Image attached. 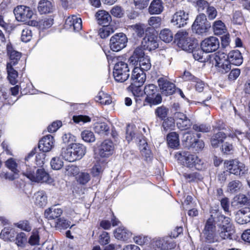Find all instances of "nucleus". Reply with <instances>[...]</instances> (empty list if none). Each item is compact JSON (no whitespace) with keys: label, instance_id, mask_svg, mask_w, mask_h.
I'll return each instance as SVG.
<instances>
[{"label":"nucleus","instance_id":"1","mask_svg":"<svg viewBox=\"0 0 250 250\" xmlns=\"http://www.w3.org/2000/svg\"><path fill=\"white\" fill-rule=\"evenodd\" d=\"M115 62L113 69V76L116 81L123 83L127 80L129 76V68L127 62L123 57L114 58Z\"/></svg>","mask_w":250,"mask_h":250},{"label":"nucleus","instance_id":"2","mask_svg":"<svg viewBox=\"0 0 250 250\" xmlns=\"http://www.w3.org/2000/svg\"><path fill=\"white\" fill-rule=\"evenodd\" d=\"M128 61L133 65L137 66L139 64V68L144 71L149 70L151 67L149 57L145 54L141 47H138L135 49Z\"/></svg>","mask_w":250,"mask_h":250},{"label":"nucleus","instance_id":"3","mask_svg":"<svg viewBox=\"0 0 250 250\" xmlns=\"http://www.w3.org/2000/svg\"><path fill=\"white\" fill-rule=\"evenodd\" d=\"M26 169L23 170V174L26 176L32 182L41 183H50L51 179L49 174L44 169L40 168L36 170L35 166L30 167L26 164L25 166Z\"/></svg>","mask_w":250,"mask_h":250},{"label":"nucleus","instance_id":"4","mask_svg":"<svg viewBox=\"0 0 250 250\" xmlns=\"http://www.w3.org/2000/svg\"><path fill=\"white\" fill-rule=\"evenodd\" d=\"M217 220L218 222L217 226L221 238L223 240L232 239L235 229L231 219L224 215H220L217 217Z\"/></svg>","mask_w":250,"mask_h":250},{"label":"nucleus","instance_id":"5","mask_svg":"<svg viewBox=\"0 0 250 250\" xmlns=\"http://www.w3.org/2000/svg\"><path fill=\"white\" fill-rule=\"evenodd\" d=\"M216 223L212 215L207 220L203 230L204 237L208 243L219 242L222 240L219 234V230L216 231Z\"/></svg>","mask_w":250,"mask_h":250},{"label":"nucleus","instance_id":"6","mask_svg":"<svg viewBox=\"0 0 250 250\" xmlns=\"http://www.w3.org/2000/svg\"><path fill=\"white\" fill-rule=\"evenodd\" d=\"M224 165L227 170L230 174L240 178L245 177L248 173L247 167L237 159L226 161Z\"/></svg>","mask_w":250,"mask_h":250},{"label":"nucleus","instance_id":"7","mask_svg":"<svg viewBox=\"0 0 250 250\" xmlns=\"http://www.w3.org/2000/svg\"><path fill=\"white\" fill-rule=\"evenodd\" d=\"M213 64L216 70L222 74H226L231 69L230 62L227 58V54L222 52H218L211 57Z\"/></svg>","mask_w":250,"mask_h":250},{"label":"nucleus","instance_id":"8","mask_svg":"<svg viewBox=\"0 0 250 250\" xmlns=\"http://www.w3.org/2000/svg\"><path fill=\"white\" fill-rule=\"evenodd\" d=\"M178 160L183 165L188 167H194L197 169H201L203 161L195 155L190 154L188 152H181L176 154Z\"/></svg>","mask_w":250,"mask_h":250},{"label":"nucleus","instance_id":"9","mask_svg":"<svg viewBox=\"0 0 250 250\" xmlns=\"http://www.w3.org/2000/svg\"><path fill=\"white\" fill-rule=\"evenodd\" d=\"M157 92V88L155 85L149 84L146 85L144 88V92L146 95L145 101L150 105L160 104L162 99L161 95Z\"/></svg>","mask_w":250,"mask_h":250},{"label":"nucleus","instance_id":"10","mask_svg":"<svg viewBox=\"0 0 250 250\" xmlns=\"http://www.w3.org/2000/svg\"><path fill=\"white\" fill-rule=\"evenodd\" d=\"M131 79L132 83L130 86H131L132 92L135 94V91L139 90V87L146 81V73L142 69H140L139 67L136 66L132 71Z\"/></svg>","mask_w":250,"mask_h":250},{"label":"nucleus","instance_id":"11","mask_svg":"<svg viewBox=\"0 0 250 250\" xmlns=\"http://www.w3.org/2000/svg\"><path fill=\"white\" fill-rule=\"evenodd\" d=\"M207 16L204 14H201L196 18L192 25V29L198 34H202L208 31L211 25L207 20Z\"/></svg>","mask_w":250,"mask_h":250},{"label":"nucleus","instance_id":"12","mask_svg":"<svg viewBox=\"0 0 250 250\" xmlns=\"http://www.w3.org/2000/svg\"><path fill=\"white\" fill-rule=\"evenodd\" d=\"M127 42V38L124 33H117L110 40V47L112 51L118 52L125 48Z\"/></svg>","mask_w":250,"mask_h":250},{"label":"nucleus","instance_id":"13","mask_svg":"<svg viewBox=\"0 0 250 250\" xmlns=\"http://www.w3.org/2000/svg\"><path fill=\"white\" fill-rule=\"evenodd\" d=\"M14 13L17 21L26 22L33 15V12L29 7L23 5L17 6L14 9Z\"/></svg>","mask_w":250,"mask_h":250},{"label":"nucleus","instance_id":"14","mask_svg":"<svg viewBox=\"0 0 250 250\" xmlns=\"http://www.w3.org/2000/svg\"><path fill=\"white\" fill-rule=\"evenodd\" d=\"M219 40L213 36L205 39L201 43L202 50L206 53L215 51L219 48Z\"/></svg>","mask_w":250,"mask_h":250},{"label":"nucleus","instance_id":"15","mask_svg":"<svg viewBox=\"0 0 250 250\" xmlns=\"http://www.w3.org/2000/svg\"><path fill=\"white\" fill-rule=\"evenodd\" d=\"M175 39L177 41L178 46L183 50L190 52L193 45L190 42L188 33L186 31L179 32L175 35Z\"/></svg>","mask_w":250,"mask_h":250},{"label":"nucleus","instance_id":"16","mask_svg":"<svg viewBox=\"0 0 250 250\" xmlns=\"http://www.w3.org/2000/svg\"><path fill=\"white\" fill-rule=\"evenodd\" d=\"M157 82L163 94L166 96L171 95L175 92V84L166 78L161 77L158 79Z\"/></svg>","mask_w":250,"mask_h":250},{"label":"nucleus","instance_id":"17","mask_svg":"<svg viewBox=\"0 0 250 250\" xmlns=\"http://www.w3.org/2000/svg\"><path fill=\"white\" fill-rule=\"evenodd\" d=\"M66 29L75 32L80 31L82 28V21L81 18L76 15H72L68 17L64 24Z\"/></svg>","mask_w":250,"mask_h":250},{"label":"nucleus","instance_id":"18","mask_svg":"<svg viewBox=\"0 0 250 250\" xmlns=\"http://www.w3.org/2000/svg\"><path fill=\"white\" fill-rule=\"evenodd\" d=\"M188 20V13H187L183 10H180L173 15L171 22L173 25L180 28L187 24Z\"/></svg>","mask_w":250,"mask_h":250},{"label":"nucleus","instance_id":"19","mask_svg":"<svg viewBox=\"0 0 250 250\" xmlns=\"http://www.w3.org/2000/svg\"><path fill=\"white\" fill-rule=\"evenodd\" d=\"M158 41L157 37L154 34H146L142 41V46L149 51L155 50L159 46Z\"/></svg>","mask_w":250,"mask_h":250},{"label":"nucleus","instance_id":"20","mask_svg":"<svg viewBox=\"0 0 250 250\" xmlns=\"http://www.w3.org/2000/svg\"><path fill=\"white\" fill-rule=\"evenodd\" d=\"M152 245L154 248L158 250H168L173 249L176 246V244L169 241L168 237L157 239L153 242Z\"/></svg>","mask_w":250,"mask_h":250},{"label":"nucleus","instance_id":"21","mask_svg":"<svg viewBox=\"0 0 250 250\" xmlns=\"http://www.w3.org/2000/svg\"><path fill=\"white\" fill-rule=\"evenodd\" d=\"M114 148L113 143L105 140L99 147V154L101 157H108L113 153Z\"/></svg>","mask_w":250,"mask_h":250},{"label":"nucleus","instance_id":"22","mask_svg":"<svg viewBox=\"0 0 250 250\" xmlns=\"http://www.w3.org/2000/svg\"><path fill=\"white\" fill-rule=\"evenodd\" d=\"M235 220L239 224H245L250 222V208H244L237 211Z\"/></svg>","mask_w":250,"mask_h":250},{"label":"nucleus","instance_id":"23","mask_svg":"<svg viewBox=\"0 0 250 250\" xmlns=\"http://www.w3.org/2000/svg\"><path fill=\"white\" fill-rule=\"evenodd\" d=\"M54 145V138L51 135H48L43 137L40 141L38 148L40 151L48 152L52 148Z\"/></svg>","mask_w":250,"mask_h":250},{"label":"nucleus","instance_id":"24","mask_svg":"<svg viewBox=\"0 0 250 250\" xmlns=\"http://www.w3.org/2000/svg\"><path fill=\"white\" fill-rule=\"evenodd\" d=\"M71 154L74 156V161L81 159L85 154L86 147L83 145L80 144H70Z\"/></svg>","mask_w":250,"mask_h":250},{"label":"nucleus","instance_id":"25","mask_svg":"<svg viewBox=\"0 0 250 250\" xmlns=\"http://www.w3.org/2000/svg\"><path fill=\"white\" fill-rule=\"evenodd\" d=\"M7 55L9 58V60L7 62V64L16 66L21 58V53L15 50L13 47L9 45H7Z\"/></svg>","mask_w":250,"mask_h":250},{"label":"nucleus","instance_id":"26","mask_svg":"<svg viewBox=\"0 0 250 250\" xmlns=\"http://www.w3.org/2000/svg\"><path fill=\"white\" fill-rule=\"evenodd\" d=\"M164 10V3L162 0H153L148 7L150 15L160 14Z\"/></svg>","mask_w":250,"mask_h":250},{"label":"nucleus","instance_id":"27","mask_svg":"<svg viewBox=\"0 0 250 250\" xmlns=\"http://www.w3.org/2000/svg\"><path fill=\"white\" fill-rule=\"evenodd\" d=\"M227 58L228 61L230 62V64L235 65H240L243 62L242 54L237 50L230 51L228 55H227Z\"/></svg>","mask_w":250,"mask_h":250},{"label":"nucleus","instance_id":"28","mask_svg":"<svg viewBox=\"0 0 250 250\" xmlns=\"http://www.w3.org/2000/svg\"><path fill=\"white\" fill-rule=\"evenodd\" d=\"M115 237L120 240L126 241L132 235L131 232L123 226L117 228L114 231Z\"/></svg>","mask_w":250,"mask_h":250},{"label":"nucleus","instance_id":"29","mask_svg":"<svg viewBox=\"0 0 250 250\" xmlns=\"http://www.w3.org/2000/svg\"><path fill=\"white\" fill-rule=\"evenodd\" d=\"M15 65H11L6 64V72L7 73V79L9 82L13 85L16 84L18 82V72L16 70Z\"/></svg>","mask_w":250,"mask_h":250},{"label":"nucleus","instance_id":"30","mask_svg":"<svg viewBox=\"0 0 250 250\" xmlns=\"http://www.w3.org/2000/svg\"><path fill=\"white\" fill-rule=\"evenodd\" d=\"M98 23L100 25H107L111 21L109 14L104 10H99L95 15Z\"/></svg>","mask_w":250,"mask_h":250},{"label":"nucleus","instance_id":"31","mask_svg":"<svg viewBox=\"0 0 250 250\" xmlns=\"http://www.w3.org/2000/svg\"><path fill=\"white\" fill-rule=\"evenodd\" d=\"M33 199L35 204L39 207H43L47 204V197L43 190L35 193Z\"/></svg>","mask_w":250,"mask_h":250},{"label":"nucleus","instance_id":"32","mask_svg":"<svg viewBox=\"0 0 250 250\" xmlns=\"http://www.w3.org/2000/svg\"><path fill=\"white\" fill-rule=\"evenodd\" d=\"M17 232L14 228H4L1 231L0 238L4 241H12L14 240Z\"/></svg>","mask_w":250,"mask_h":250},{"label":"nucleus","instance_id":"33","mask_svg":"<svg viewBox=\"0 0 250 250\" xmlns=\"http://www.w3.org/2000/svg\"><path fill=\"white\" fill-rule=\"evenodd\" d=\"M62 213V209L55 206L46 209L44 211V216L48 219H54L60 216Z\"/></svg>","mask_w":250,"mask_h":250},{"label":"nucleus","instance_id":"34","mask_svg":"<svg viewBox=\"0 0 250 250\" xmlns=\"http://www.w3.org/2000/svg\"><path fill=\"white\" fill-rule=\"evenodd\" d=\"M53 20L51 18H45L38 21H31V24L37 26L41 30H44L50 27L53 23Z\"/></svg>","mask_w":250,"mask_h":250},{"label":"nucleus","instance_id":"35","mask_svg":"<svg viewBox=\"0 0 250 250\" xmlns=\"http://www.w3.org/2000/svg\"><path fill=\"white\" fill-rule=\"evenodd\" d=\"M38 9L41 14H46L52 11L53 6L51 2L48 0H41L39 2Z\"/></svg>","mask_w":250,"mask_h":250},{"label":"nucleus","instance_id":"36","mask_svg":"<svg viewBox=\"0 0 250 250\" xmlns=\"http://www.w3.org/2000/svg\"><path fill=\"white\" fill-rule=\"evenodd\" d=\"M196 139L194 133L189 132H186L183 137V145L188 149L191 148Z\"/></svg>","mask_w":250,"mask_h":250},{"label":"nucleus","instance_id":"37","mask_svg":"<svg viewBox=\"0 0 250 250\" xmlns=\"http://www.w3.org/2000/svg\"><path fill=\"white\" fill-rule=\"evenodd\" d=\"M242 187L241 182L238 180H234L229 182L227 186V192L230 194L237 193Z\"/></svg>","mask_w":250,"mask_h":250},{"label":"nucleus","instance_id":"38","mask_svg":"<svg viewBox=\"0 0 250 250\" xmlns=\"http://www.w3.org/2000/svg\"><path fill=\"white\" fill-rule=\"evenodd\" d=\"M167 142L169 147H177L179 145V140L178 134L175 132L169 133L167 136Z\"/></svg>","mask_w":250,"mask_h":250},{"label":"nucleus","instance_id":"39","mask_svg":"<svg viewBox=\"0 0 250 250\" xmlns=\"http://www.w3.org/2000/svg\"><path fill=\"white\" fill-rule=\"evenodd\" d=\"M147 144L145 141L140 146L142 155L144 157L145 161L150 162L151 161L152 156L151 151L147 148Z\"/></svg>","mask_w":250,"mask_h":250},{"label":"nucleus","instance_id":"40","mask_svg":"<svg viewBox=\"0 0 250 250\" xmlns=\"http://www.w3.org/2000/svg\"><path fill=\"white\" fill-rule=\"evenodd\" d=\"M226 137V134L223 132H219L214 135L210 140L211 144L214 147H218L220 143H222L223 139Z\"/></svg>","mask_w":250,"mask_h":250},{"label":"nucleus","instance_id":"41","mask_svg":"<svg viewBox=\"0 0 250 250\" xmlns=\"http://www.w3.org/2000/svg\"><path fill=\"white\" fill-rule=\"evenodd\" d=\"M159 37L164 42L168 43L172 41L173 34L169 29L166 28L160 32Z\"/></svg>","mask_w":250,"mask_h":250},{"label":"nucleus","instance_id":"42","mask_svg":"<svg viewBox=\"0 0 250 250\" xmlns=\"http://www.w3.org/2000/svg\"><path fill=\"white\" fill-rule=\"evenodd\" d=\"M95 100L96 102L104 105H108L112 103L110 96L103 92H100L99 95L96 97Z\"/></svg>","mask_w":250,"mask_h":250},{"label":"nucleus","instance_id":"43","mask_svg":"<svg viewBox=\"0 0 250 250\" xmlns=\"http://www.w3.org/2000/svg\"><path fill=\"white\" fill-rule=\"evenodd\" d=\"M71 223L64 218H58L55 222V227L58 229H64L70 227Z\"/></svg>","mask_w":250,"mask_h":250},{"label":"nucleus","instance_id":"44","mask_svg":"<svg viewBox=\"0 0 250 250\" xmlns=\"http://www.w3.org/2000/svg\"><path fill=\"white\" fill-rule=\"evenodd\" d=\"M61 155L62 158L66 161L69 162H74V160L71 154L70 145L66 147H62L61 150Z\"/></svg>","mask_w":250,"mask_h":250},{"label":"nucleus","instance_id":"45","mask_svg":"<svg viewBox=\"0 0 250 250\" xmlns=\"http://www.w3.org/2000/svg\"><path fill=\"white\" fill-rule=\"evenodd\" d=\"M81 137L84 141L87 143H92L95 141V135L90 130H85L82 131Z\"/></svg>","mask_w":250,"mask_h":250},{"label":"nucleus","instance_id":"46","mask_svg":"<svg viewBox=\"0 0 250 250\" xmlns=\"http://www.w3.org/2000/svg\"><path fill=\"white\" fill-rule=\"evenodd\" d=\"M5 165L7 168L15 174H18L20 172L18 164L13 158L8 159L5 162Z\"/></svg>","mask_w":250,"mask_h":250},{"label":"nucleus","instance_id":"47","mask_svg":"<svg viewBox=\"0 0 250 250\" xmlns=\"http://www.w3.org/2000/svg\"><path fill=\"white\" fill-rule=\"evenodd\" d=\"M213 29L215 34L221 35L224 33L225 24L221 21H217L214 22Z\"/></svg>","mask_w":250,"mask_h":250},{"label":"nucleus","instance_id":"48","mask_svg":"<svg viewBox=\"0 0 250 250\" xmlns=\"http://www.w3.org/2000/svg\"><path fill=\"white\" fill-rule=\"evenodd\" d=\"M114 32V29L111 26L103 25L99 29V34L102 38H105Z\"/></svg>","mask_w":250,"mask_h":250},{"label":"nucleus","instance_id":"49","mask_svg":"<svg viewBox=\"0 0 250 250\" xmlns=\"http://www.w3.org/2000/svg\"><path fill=\"white\" fill-rule=\"evenodd\" d=\"M168 112V108L164 106L158 107L155 110L156 116L161 120H164L167 115Z\"/></svg>","mask_w":250,"mask_h":250},{"label":"nucleus","instance_id":"50","mask_svg":"<svg viewBox=\"0 0 250 250\" xmlns=\"http://www.w3.org/2000/svg\"><path fill=\"white\" fill-rule=\"evenodd\" d=\"M90 180V174L86 172H81L78 173L77 177V181L82 185H85Z\"/></svg>","mask_w":250,"mask_h":250},{"label":"nucleus","instance_id":"51","mask_svg":"<svg viewBox=\"0 0 250 250\" xmlns=\"http://www.w3.org/2000/svg\"><path fill=\"white\" fill-rule=\"evenodd\" d=\"M27 243V237L24 232H20L17 234L16 244L18 247H23Z\"/></svg>","mask_w":250,"mask_h":250},{"label":"nucleus","instance_id":"52","mask_svg":"<svg viewBox=\"0 0 250 250\" xmlns=\"http://www.w3.org/2000/svg\"><path fill=\"white\" fill-rule=\"evenodd\" d=\"M73 120L76 124L83 125L84 123L90 122L91 118L88 116L80 115L73 116Z\"/></svg>","mask_w":250,"mask_h":250},{"label":"nucleus","instance_id":"53","mask_svg":"<svg viewBox=\"0 0 250 250\" xmlns=\"http://www.w3.org/2000/svg\"><path fill=\"white\" fill-rule=\"evenodd\" d=\"M63 161L58 157H53L50 162V165L52 169L59 170L63 166Z\"/></svg>","mask_w":250,"mask_h":250},{"label":"nucleus","instance_id":"54","mask_svg":"<svg viewBox=\"0 0 250 250\" xmlns=\"http://www.w3.org/2000/svg\"><path fill=\"white\" fill-rule=\"evenodd\" d=\"M108 126L104 123H98L94 126L95 132L98 134H104L109 130Z\"/></svg>","mask_w":250,"mask_h":250},{"label":"nucleus","instance_id":"55","mask_svg":"<svg viewBox=\"0 0 250 250\" xmlns=\"http://www.w3.org/2000/svg\"><path fill=\"white\" fill-rule=\"evenodd\" d=\"M104 170V164L96 163L91 169V173L93 176H98L102 173Z\"/></svg>","mask_w":250,"mask_h":250},{"label":"nucleus","instance_id":"56","mask_svg":"<svg viewBox=\"0 0 250 250\" xmlns=\"http://www.w3.org/2000/svg\"><path fill=\"white\" fill-rule=\"evenodd\" d=\"M15 226L17 228L27 232H29L32 229V226L29 222L27 220L20 221L16 223Z\"/></svg>","mask_w":250,"mask_h":250},{"label":"nucleus","instance_id":"57","mask_svg":"<svg viewBox=\"0 0 250 250\" xmlns=\"http://www.w3.org/2000/svg\"><path fill=\"white\" fill-rule=\"evenodd\" d=\"M191 122L188 118L185 120H180L177 123V126L180 129L183 130L189 128L191 125Z\"/></svg>","mask_w":250,"mask_h":250},{"label":"nucleus","instance_id":"58","mask_svg":"<svg viewBox=\"0 0 250 250\" xmlns=\"http://www.w3.org/2000/svg\"><path fill=\"white\" fill-rule=\"evenodd\" d=\"M65 174L69 176H75L78 174L79 169V168L74 165H69L65 166Z\"/></svg>","mask_w":250,"mask_h":250},{"label":"nucleus","instance_id":"59","mask_svg":"<svg viewBox=\"0 0 250 250\" xmlns=\"http://www.w3.org/2000/svg\"><path fill=\"white\" fill-rule=\"evenodd\" d=\"M32 36L31 30L29 28H26L22 31L21 40L22 42H26L31 40Z\"/></svg>","mask_w":250,"mask_h":250},{"label":"nucleus","instance_id":"60","mask_svg":"<svg viewBox=\"0 0 250 250\" xmlns=\"http://www.w3.org/2000/svg\"><path fill=\"white\" fill-rule=\"evenodd\" d=\"M162 22V19L160 17H151L148 20V23L149 26L153 28L159 27Z\"/></svg>","mask_w":250,"mask_h":250},{"label":"nucleus","instance_id":"61","mask_svg":"<svg viewBox=\"0 0 250 250\" xmlns=\"http://www.w3.org/2000/svg\"><path fill=\"white\" fill-rule=\"evenodd\" d=\"M39 235L37 230H33L32 235L30 236L28 243L31 245H36L39 244Z\"/></svg>","mask_w":250,"mask_h":250},{"label":"nucleus","instance_id":"62","mask_svg":"<svg viewBox=\"0 0 250 250\" xmlns=\"http://www.w3.org/2000/svg\"><path fill=\"white\" fill-rule=\"evenodd\" d=\"M192 128L196 131L201 132H208L210 130V127L204 124L193 125Z\"/></svg>","mask_w":250,"mask_h":250},{"label":"nucleus","instance_id":"63","mask_svg":"<svg viewBox=\"0 0 250 250\" xmlns=\"http://www.w3.org/2000/svg\"><path fill=\"white\" fill-rule=\"evenodd\" d=\"M206 13L209 20H214L217 16V11L216 8L212 6H209L206 10Z\"/></svg>","mask_w":250,"mask_h":250},{"label":"nucleus","instance_id":"64","mask_svg":"<svg viewBox=\"0 0 250 250\" xmlns=\"http://www.w3.org/2000/svg\"><path fill=\"white\" fill-rule=\"evenodd\" d=\"M110 242L109 234L105 231H103L100 235L99 243L102 245L108 244Z\"/></svg>","mask_w":250,"mask_h":250}]
</instances>
